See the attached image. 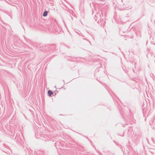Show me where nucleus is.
Wrapping results in <instances>:
<instances>
[{"mask_svg":"<svg viewBox=\"0 0 155 155\" xmlns=\"http://www.w3.org/2000/svg\"><path fill=\"white\" fill-rule=\"evenodd\" d=\"M45 48H47V51L49 53H51L53 51H56V46L55 44L48 45L47 46H44Z\"/></svg>","mask_w":155,"mask_h":155,"instance_id":"f257e3e1","label":"nucleus"},{"mask_svg":"<svg viewBox=\"0 0 155 155\" xmlns=\"http://www.w3.org/2000/svg\"><path fill=\"white\" fill-rule=\"evenodd\" d=\"M19 136L20 134L18 133H17L16 134L15 138L14 139V140L16 141L17 143H21L22 141V140L21 139Z\"/></svg>","mask_w":155,"mask_h":155,"instance_id":"f03ea898","label":"nucleus"},{"mask_svg":"<svg viewBox=\"0 0 155 155\" xmlns=\"http://www.w3.org/2000/svg\"><path fill=\"white\" fill-rule=\"evenodd\" d=\"M47 46V45H40L38 47L39 48L40 50L42 51H47V48H45L44 46Z\"/></svg>","mask_w":155,"mask_h":155,"instance_id":"7ed1b4c3","label":"nucleus"},{"mask_svg":"<svg viewBox=\"0 0 155 155\" xmlns=\"http://www.w3.org/2000/svg\"><path fill=\"white\" fill-rule=\"evenodd\" d=\"M140 139V136L139 135H135L134 141L135 143H137L139 141Z\"/></svg>","mask_w":155,"mask_h":155,"instance_id":"20e7f679","label":"nucleus"},{"mask_svg":"<svg viewBox=\"0 0 155 155\" xmlns=\"http://www.w3.org/2000/svg\"><path fill=\"white\" fill-rule=\"evenodd\" d=\"M98 15H99V14H98V13H97V15H95V17L94 18V19L98 24H100L101 21V19H98V20L97 19L98 17L97 16Z\"/></svg>","mask_w":155,"mask_h":155,"instance_id":"39448f33","label":"nucleus"},{"mask_svg":"<svg viewBox=\"0 0 155 155\" xmlns=\"http://www.w3.org/2000/svg\"><path fill=\"white\" fill-rule=\"evenodd\" d=\"M47 3L48 4H50L51 6H53L54 3L53 0H46Z\"/></svg>","mask_w":155,"mask_h":155,"instance_id":"423d86ee","label":"nucleus"},{"mask_svg":"<svg viewBox=\"0 0 155 155\" xmlns=\"http://www.w3.org/2000/svg\"><path fill=\"white\" fill-rule=\"evenodd\" d=\"M24 38H25V39L26 41V42L28 43H29L31 45L32 43V42L29 39H27L25 37H24Z\"/></svg>","mask_w":155,"mask_h":155,"instance_id":"0eeeda50","label":"nucleus"},{"mask_svg":"<svg viewBox=\"0 0 155 155\" xmlns=\"http://www.w3.org/2000/svg\"><path fill=\"white\" fill-rule=\"evenodd\" d=\"M53 94V92L50 90H49L48 91V95L50 97L52 96V95Z\"/></svg>","mask_w":155,"mask_h":155,"instance_id":"6e6552de","label":"nucleus"},{"mask_svg":"<svg viewBox=\"0 0 155 155\" xmlns=\"http://www.w3.org/2000/svg\"><path fill=\"white\" fill-rule=\"evenodd\" d=\"M48 12L47 11H45L43 13V17H46L48 15Z\"/></svg>","mask_w":155,"mask_h":155,"instance_id":"1a4fd4ad","label":"nucleus"},{"mask_svg":"<svg viewBox=\"0 0 155 155\" xmlns=\"http://www.w3.org/2000/svg\"><path fill=\"white\" fill-rule=\"evenodd\" d=\"M75 31V32H76L79 35H81V32L79 30H77L76 31Z\"/></svg>","mask_w":155,"mask_h":155,"instance_id":"9d476101","label":"nucleus"},{"mask_svg":"<svg viewBox=\"0 0 155 155\" xmlns=\"http://www.w3.org/2000/svg\"><path fill=\"white\" fill-rule=\"evenodd\" d=\"M83 39H84V40H87V41H88L90 43V44H91V43L90 41L87 39L86 38H83Z\"/></svg>","mask_w":155,"mask_h":155,"instance_id":"9b49d317","label":"nucleus"},{"mask_svg":"<svg viewBox=\"0 0 155 155\" xmlns=\"http://www.w3.org/2000/svg\"><path fill=\"white\" fill-rule=\"evenodd\" d=\"M97 152H98L99 154L100 155H102V153L101 152H100L98 150H97Z\"/></svg>","mask_w":155,"mask_h":155,"instance_id":"f8f14e48","label":"nucleus"},{"mask_svg":"<svg viewBox=\"0 0 155 155\" xmlns=\"http://www.w3.org/2000/svg\"><path fill=\"white\" fill-rule=\"evenodd\" d=\"M152 54L153 55L154 57L155 58V52H154L153 54L152 52Z\"/></svg>","mask_w":155,"mask_h":155,"instance_id":"ddd939ff","label":"nucleus"},{"mask_svg":"<svg viewBox=\"0 0 155 155\" xmlns=\"http://www.w3.org/2000/svg\"><path fill=\"white\" fill-rule=\"evenodd\" d=\"M101 15H102V16L103 17V14L102 13H101V14L100 15V17L101 18Z\"/></svg>","mask_w":155,"mask_h":155,"instance_id":"4468645a","label":"nucleus"},{"mask_svg":"<svg viewBox=\"0 0 155 155\" xmlns=\"http://www.w3.org/2000/svg\"><path fill=\"white\" fill-rule=\"evenodd\" d=\"M66 2L68 3L69 4V5H70L69 3H68L66 0H64Z\"/></svg>","mask_w":155,"mask_h":155,"instance_id":"2eb2a0df","label":"nucleus"},{"mask_svg":"<svg viewBox=\"0 0 155 155\" xmlns=\"http://www.w3.org/2000/svg\"><path fill=\"white\" fill-rule=\"evenodd\" d=\"M2 27L3 28H6L5 27V26H2Z\"/></svg>","mask_w":155,"mask_h":155,"instance_id":"dca6fc26","label":"nucleus"},{"mask_svg":"<svg viewBox=\"0 0 155 155\" xmlns=\"http://www.w3.org/2000/svg\"><path fill=\"white\" fill-rule=\"evenodd\" d=\"M81 36H82V37H84V36L83 35H82V34H81Z\"/></svg>","mask_w":155,"mask_h":155,"instance_id":"f3484780","label":"nucleus"},{"mask_svg":"<svg viewBox=\"0 0 155 155\" xmlns=\"http://www.w3.org/2000/svg\"><path fill=\"white\" fill-rule=\"evenodd\" d=\"M98 0L99 1H104V0Z\"/></svg>","mask_w":155,"mask_h":155,"instance_id":"a211bd4d","label":"nucleus"},{"mask_svg":"<svg viewBox=\"0 0 155 155\" xmlns=\"http://www.w3.org/2000/svg\"><path fill=\"white\" fill-rule=\"evenodd\" d=\"M128 17H129L128 16H126V18H128Z\"/></svg>","mask_w":155,"mask_h":155,"instance_id":"6ab92c4d","label":"nucleus"},{"mask_svg":"<svg viewBox=\"0 0 155 155\" xmlns=\"http://www.w3.org/2000/svg\"><path fill=\"white\" fill-rule=\"evenodd\" d=\"M27 48H29V47L28 46H27Z\"/></svg>","mask_w":155,"mask_h":155,"instance_id":"aec40b11","label":"nucleus"},{"mask_svg":"<svg viewBox=\"0 0 155 155\" xmlns=\"http://www.w3.org/2000/svg\"><path fill=\"white\" fill-rule=\"evenodd\" d=\"M128 20H129V19H127V21H128Z\"/></svg>","mask_w":155,"mask_h":155,"instance_id":"412c9836","label":"nucleus"},{"mask_svg":"<svg viewBox=\"0 0 155 155\" xmlns=\"http://www.w3.org/2000/svg\"><path fill=\"white\" fill-rule=\"evenodd\" d=\"M4 24H5V25H6V23H4Z\"/></svg>","mask_w":155,"mask_h":155,"instance_id":"4be33fe9","label":"nucleus"}]
</instances>
